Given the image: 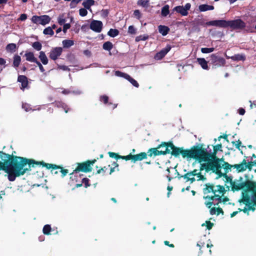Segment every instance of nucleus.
Segmentation results:
<instances>
[{
    "label": "nucleus",
    "instance_id": "obj_1",
    "mask_svg": "<svg viewBox=\"0 0 256 256\" xmlns=\"http://www.w3.org/2000/svg\"><path fill=\"white\" fill-rule=\"evenodd\" d=\"M34 164L42 165L47 169L54 170H60L62 176L64 177L68 173V170L54 164L46 163L44 161L38 162L33 159L14 156L13 154H6L0 151V170H3L7 174L10 182L15 180L16 178L24 175L27 172L31 170V167Z\"/></svg>",
    "mask_w": 256,
    "mask_h": 256
},
{
    "label": "nucleus",
    "instance_id": "obj_2",
    "mask_svg": "<svg viewBox=\"0 0 256 256\" xmlns=\"http://www.w3.org/2000/svg\"><path fill=\"white\" fill-rule=\"evenodd\" d=\"M207 26H212L220 28H226L230 27L232 30H242L246 27L245 22L241 19H236L231 20H214L206 23Z\"/></svg>",
    "mask_w": 256,
    "mask_h": 256
},
{
    "label": "nucleus",
    "instance_id": "obj_3",
    "mask_svg": "<svg viewBox=\"0 0 256 256\" xmlns=\"http://www.w3.org/2000/svg\"><path fill=\"white\" fill-rule=\"evenodd\" d=\"M230 187L231 190L234 192L246 188L242 192H249L250 190H254V188H256V182L248 180L244 181V182H238L234 180L230 184Z\"/></svg>",
    "mask_w": 256,
    "mask_h": 256
},
{
    "label": "nucleus",
    "instance_id": "obj_4",
    "mask_svg": "<svg viewBox=\"0 0 256 256\" xmlns=\"http://www.w3.org/2000/svg\"><path fill=\"white\" fill-rule=\"evenodd\" d=\"M250 192H252V198L249 194V192H242V198L238 200L240 203H242L246 206H252L256 209V188H254V190H250Z\"/></svg>",
    "mask_w": 256,
    "mask_h": 256
},
{
    "label": "nucleus",
    "instance_id": "obj_5",
    "mask_svg": "<svg viewBox=\"0 0 256 256\" xmlns=\"http://www.w3.org/2000/svg\"><path fill=\"white\" fill-rule=\"evenodd\" d=\"M216 154L214 151L212 152H208L206 148H202V144L200 146H199L198 161L199 162H201L214 160L218 158Z\"/></svg>",
    "mask_w": 256,
    "mask_h": 256
},
{
    "label": "nucleus",
    "instance_id": "obj_6",
    "mask_svg": "<svg viewBox=\"0 0 256 256\" xmlns=\"http://www.w3.org/2000/svg\"><path fill=\"white\" fill-rule=\"evenodd\" d=\"M96 159H94L92 160H88L82 162H79L77 164V166L74 170V172L70 174H72L74 173H78L79 172H83L85 173L90 172L92 169V166L96 162Z\"/></svg>",
    "mask_w": 256,
    "mask_h": 256
},
{
    "label": "nucleus",
    "instance_id": "obj_7",
    "mask_svg": "<svg viewBox=\"0 0 256 256\" xmlns=\"http://www.w3.org/2000/svg\"><path fill=\"white\" fill-rule=\"evenodd\" d=\"M180 151V154L183 158H193L198 160L199 146H193L190 149H184L182 147Z\"/></svg>",
    "mask_w": 256,
    "mask_h": 256
},
{
    "label": "nucleus",
    "instance_id": "obj_8",
    "mask_svg": "<svg viewBox=\"0 0 256 256\" xmlns=\"http://www.w3.org/2000/svg\"><path fill=\"white\" fill-rule=\"evenodd\" d=\"M158 148H166L170 149V154L175 158L178 157L180 155V152H181L180 150L182 147L176 146L173 142L170 141L168 142H162L159 144Z\"/></svg>",
    "mask_w": 256,
    "mask_h": 256
},
{
    "label": "nucleus",
    "instance_id": "obj_9",
    "mask_svg": "<svg viewBox=\"0 0 256 256\" xmlns=\"http://www.w3.org/2000/svg\"><path fill=\"white\" fill-rule=\"evenodd\" d=\"M147 158V154L145 152H141L136 154H130L126 156H120V159L124 160H132L134 162L137 161H141Z\"/></svg>",
    "mask_w": 256,
    "mask_h": 256
},
{
    "label": "nucleus",
    "instance_id": "obj_10",
    "mask_svg": "<svg viewBox=\"0 0 256 256\" xmlns=\"http://www.w3.org/2000/svg\"><path fill=\"white\" fill-rule=\"evenodd\" d=\"M210 62L214 68L224 66L226 63L225 59L217 54H214L210 55Z\"/></svg>",
    "mask_w": 256,
    "mask_h": 256
},
{
    "label": "nucleus",
    "instance_id": "obj_11",
    "mask_svg": "<svg viewBox=\"0 0 256 256\" xmlns=\"http://www.w3.org/2000/svg\"><path fill=\"white\" fill-rule=\"evenodd\" d=\"M158 147L159 145L157 146V148H149L148 150V152L146 153L147 156H148L152 157V156H157L166 155V154H170V149L165 148L164 150H159L158 149L160 148Z\"/></svg>",
    "mask_w": 256,
    "mask_h": 256
},
{
    "label": "nucleus",
    "instance_id": "obj_12",
    "mask_svg": "<svg viewBox=\"0 0 256 256\" xmlns=\"http://www.w3.org/2000/svg\"><path fill=\"white\" fill-rule=\"evenodd\" d=\"M190 6L191 4L190 3H187L184 7L180 6L174 7L172 10L176 12L182 16H186L188 14V10L190 9Z\"/></svg>",
    "mask_w": 256,
    "mask_h": 256
},
{
    "label": "nucleus",
    "instance_id": "obj_13",
    "mask_svg": "<svg viewBox=\"0 0 256 256\" xmlns=\"http://www.w3.org/2000/svg\"><path fill=\"white\" fill-rule=\"evenodd\" d=\"M62 48L61 47L54 48L49 52V58L52 60H56L62 54Z\"/></svg>",
    "mask_w": 256,
    "mask_h": 256
},
{
    "label": "nucleus",
    "instance_id": "obj_14",
    "mask_svg": "<svg viewBox=\"0 0 256 256\" xmlns=\"http://www.w3.org/2000/svg\"><path fill=\"white\" fill-rule=\"evenodd\" d=\"M102 22L100 20H92L90 26V28L96 32H100L102 28Z\"/></svg>",
    "mask_w": 256,
    "mask_h": 256
},
{
    "label": "nucleus",
    "instance_id": "obj_15",
    "mask_svg": "<svg viewBox=\"0 0 256 256\" xmlns=\"http://www.w3.org/2000/svg\"><path fill=\"white\" fill-rule=\"evenodd\" d=\"M171 46L168 44L164 48H162L154 56V58L157 60H162L171 50Z\"/></svg>",
    "mask_w": 256,
    "mask_h": 256
},
{
    "label": "nucleus",
    "instance_id": "obj_16",
    "mask_svg": "<svg viewBox=\"0 0 256 256\" xmlns=\"http://www.w3.org/2000/svg\"><path fill=\"white\" fill-rule=\"evenodd\" d=\"M52 104L58 108H62L66 113H68L70 110L68 106L62 101L56 100L55 102H52Z\"/></svg>",
    "mask_w": 256,
    "mask_h": 256
},
{
    "label": "nucleus",
    "instance_id": "obj_17",
    "mask_svg": "<svg viewBox=\"0 0 256 256\" xmlns=\"http://www.w3.org/2000/svg\"><path fill=\"white\" fill-rule=\"evenodd\" d=\"M18 82L21 83V90H24L28 87V78L24 75H20L18 78Z\"/></svg>",
    "mask_w": 256,
    "mask_h": 256
},
{
    "label": "nucleus",
    "instance_id": "obj_18",
    "mask_svg": "<svg viewBox=\"0 0 256 256\" xmlns=\"http://www.w3.org/2000/svg\"><path fill=\"white\" fill-rule=\"evenodd\" d=\"M206 163H203L200 164V171H202L204 170L207 172L210 171L212 170V166H215L214 162H206Z\"/></svg>",
    "mask_w": 256,
    "mask_h": 256
},
{
    "label": "nucleus",
    "instance_id": "obj_19",
    "mask_svg": "<svg viewBox=\"0 0 256 256\" xmlns=\"http://www.w3.org/2000/svg\"><path fill=\"white\" fill-rule=\"evenodd\" d=\"M109 98L106 95L101 96L100 98V100L104 104H107L108 106H112V110L114 109L117 106V104H113L111 102H108Z\"/></svg>",
    "mask_w": 256,
    "mask_h": 256
},
{
    "label": "nucleus",
    "instance_id": "obj_20",
    "mask_svg": "<svg viewBox=\"0 0 256 256\" xmlns=\"http://www.w3.org/2000/svg\"><path fill=\"white\" fill-rule=\"evenodd\" d=\"M246 160L244 159L240 164H233V168H236L238 172H242L246 170Z\"/></svg>",
    "mask_w": 256,
    "mask_h": 256
},
{
    "label": "nucleus",
    "instance_id": "obj_21",
    "mask_svg": "<svg viewBox=\"0 0 256 256\" xmlns=\"http://www.w3.org/2000/svg\"><path fill=\"white\" fill-rule=\"evenodd\" d=\"M205 188L203 190V192L204 194H206L212 192L214 193H216V191L214 189V184L210 183H208L205 184Z\"/></svg>",
    "mask_w": 256,
    "mask_h": 256
},
{
    "label": "nucleus",
    "instance_id": "obj_22",
    "mask_svg": "<svg viewBox=\"0 0 256 256\" xmlns=\"http://www.w3.org/2000/svg\"><path fill=\"white\" fill-rule=\"evenodd\" d=\"M214 195L212 196H204V198L205 200L208 199L211 202L214 200H218V202L216 204V205L218 206L219 204V203L222 202V196H220L219 194H217L216 193H214Z\"/></svg>",
    "mask_w": 256,
    "mask_h": 256
},
{
    "label": "nucleus",
    "instance_id": "obj_23",
    "mask_svg": "<svg viewBox=\"0 0 256 256\" xmlns=\"http://www.w3.org/2000/svg\"><path fill=\"white\" fill-rule=\"evenodd\" d=\"M227 58H230L234 61H244L246 59L244 54H236L232 56H226Z\"/></svg>",
    "mask_w": 256,
    "mask_h": 256
},
{
    "label": "nucleus",
    "instance_id": "obj_24",
    "mask_svg": "<svg viewBox=\"0 0 256 256\" xmlns=\"http://www.w3.org/2000/svg\"><path fill=\"white\" fill-rule=\"evenodd\" d=\"M24 56L26 60L28 62L35 63L38 60V59L34 56L33 52H26Z\"/></svg>",
    "mask_w": 256,
    "mask_h": 256
},
{
    "label": "nucleus",
    "instance_id": "obj_25",
    "mask_svg": "<svg viewBox=\"0 0 256 256\" xmlns=\"http://www.w3.org/2000/svg\"><path fill=\"white\" fill-rule=\"evenodd\" d=\"M38 58L40 60L41 62L44 64L46 65L48 62V57L46 56L45 52L44 51H40L39 53Z\"/></svg>",
    "mask_w": 256,
    "mask_h": 256
},
{
    "label": "nucleus",
    "instance_id": "obj_26",
    "mask_svg": "<svg viewBox=\"0 0 256 256\" xmlns=\"http://www.w3.org/2000/svg\"><path fill=\"white\" fill-rule=\"evenodd\" d=\"M158 30L159 32L163 36H166L170 31V28L168 26L162 25H160L158 26Z\"/></svg>",
    "mask_w": 256,
    "mask_h": 256
},
{
    "label": "nucleus",
    "instance_id": "obj_27",
    "mask_svg": "<svg viewBox=\"0 0 256 256\" xmlns=\"http://www.w3.org/2000/svg\"><path fill=\"white\" fill-rule=\"evenodd\" d=\"M197 62L204 70H208V62L204 58H198Z\"/></svg>",
    "mask_w": 256,
    "mask_h": 256
},
{
    "label": "nucleus",
    "instance_id": "obj_28",
    "mask_svg": "<svg viewBox=\"0 0 256 256\" xmlns=\"http://www.w3.org/2000/svg\"><path fill=\"white\" fill-rule=\"evenodd\" d=\"M198 8L200 12H206L207 10H214V6H210L206 4H203L200 5Z\"/></svg>",
    "mask_w": 256,
    "mask_h": 256
},
{
    "label": "nucleus",
    "instance_id": "obj_29",
    "mask_svg": "<svg viewBox=\"0 0 256 256\" xmlns=\"http://www.w3.org/2000/svg\"><path fill=\"white\" fill-rule=\"evenodd\" d=\"M50 21V18L48 16L44 15L40 16V24L45 25Z\"/></svg>",
    "mask_w": 256,
    "mask_h": 256
},
{
    "label": "nucleus",
    "instance_id": "obj_30",
    "mask_svg": "<svg viewBox=\"0 0 256 256\" xmlns=\"http://www.w3.org/2000/svg\"><path fill=\"white\" fill-rule=\"evenodd\" d=\"M221 168H217L212 166V170H211L212 172L216 174H217V176L216 178V179H218L221 177H222V174L221 172Z\"/></svg>",
    "mask_w": 256,
    "mask_h": 256
},
{
    "label": "nucleus",
    "instance_id": "obj_31",
    "mask_svg": "<svg viewBox=\"0 0 256 256\" xmlns=\"http://www.w3.org/2000/svg\"><path fill=\"white\" fill-rule=\"evenodd\" d=\"M94 0H86L82 2V4L84 8L88 10H90L91 6L94 5Z\"/></svg>",
    "mask_w": 256,
    "mask_h": 256
},
{
    "label": "nucleus",
    "instance_id": "obj_32",
    "mask_svg": "<svg viewBox=\"0 0 256 256\" xmlns=\"http://www.w3.org/2000/svg\"><path fill=\"white\" fill-rule=\"evenodd\" d=\"M64 48H69L74 44V41L71 40H64L62 42Z\"/></svg>",
    "mask_w": 256,
    "mask_h": 256
},
{
    "label": "nucleus",
    "instance_id": "obj_33",
    "mask_svg": "<svg viewBox=\"0 0 256 256\" xmlns=\"http://www.w3.org/2000/svg\"><path fill=\"white\" fill-rule=\"evenodd\" d=\"M52 231V228H51L50 225V224H46L44 226L43 229H42V232L44 234L46 235H50L52 234L50 232Z\"/></svg>",
    "mask_w": 256,
    "mask_h": 256
},
{
    "label": "nucleus",
    "instance_id": "obj_34",
    "mask_svg": "<svg viewBox=\"0 0 256 256\" xmlns=\"http://www.w3.org/2000/svg\"><path fill=\"white\" fill-rule=\"evenodd\" d=\"M21 62V58L20 56L18 55H15L14 56V60H13V66L14 68H17L19 66Z\"/></svg>",
    "mask_w": 256,
    "mask_h": 256
},
{
    "label": "nucleus",
    "instance_id": "obj_35",
    "mask_svg": "<svg viewBox=\"0 0 256 256\" xmlns=\"http://www.w3.org/2000/svg\"><path fill=\"white\" fill-rule=\"evenodd\" d=\"M113 48L112 44L109 41L105 42L102 46L104 50L108 51H110Z\"/></svg>",
    "mask_w": 256,
    "mask_h": 256
},
{
    "label": "nucleus",
    "instance_id": "obj_36",
    "mask_svg": "<svg viewBox=\"0 0 256 256\" xmlns=\"http://www.w3.org/2000/svg\"><path fill=\"white\" fill-rule=\"evenodd\" d=\"M169 8V6L168 4L165 5L162 8L161 11L162 16H166L170 12Z\"/></svg>",
    "mask_w": 256,
    "mask_h": 256
},
{
    "label": "nucleus",
    "instance_id": "obj_37",
    "mask_svg": "<svg viewBox=\"0 0 256 256\" xmlns=\"http://www.w3.org/2000/svg\"><path fill=\"white\" fill-rule=\"evenodd\" d=\"M226 173L228 172L230 170H231V168H233V165L230 164L228 162H224V164L222 166Z\"/></svg>",
    "mask_w": 256,
    "mask_h": 256
},
{
    "label": "nucleus",
    "instance_id": "obj_38",
    "mask_svg": "<svg viewBox=\"0 0 256 256\" xmlns=\"http://www.w3.org/2000/svg\"><path fill=\"white\" fill-rule=\"evenodd\" d=\"M119 34V31L117 29L110 28L108 31V34L110 37L114 38L117 36Z\"/></svg>",
    "mask_w": 256,
    "mask_h": 256
},
{
    "label": "nucleus",
    "instance_id": "obj_39",
    "mask_svg": "<svg viewBox=\"0 0 256 256\" xmlns=\"http://www.w3.org/2000/svg\"><path fill=\"white\" fill-rule=\"evenodd\" d=\"M216 187L218 188L216 190L215 189L216 191V193L218 192L220 194H221L223 196L226 192L225 188L223 186L221 185H217Z\"/></svg>",
    "mask_w": 256,
    "mask_h": 256
},
{
    "label": "nucleus",
    "instance_id": "obj_40",
    "mask_svg": "<svg viewBox=\"0 0 256 256\" xmlns=\"http://www.w3.org/2000/svg\"><path fill=\"white\" fill-rule=\"evenodd\" d=\"M16 44L13 43L9 44L6 46V50L8 51H10V52H14L16 50Z\"/></svg>",
    "mask_w": 256,
    "mask_h": 256
},
{
    "label": "nucleus",
    "instance_id": "obj_41",
    "mask_svg": "<svg viewBox=\"0 0 256 256\" xmlns=\"http://www.w3.org/2000/svg\"><path fill=\"white\" fill-rule=\"evenodd\" d=\"M66 22V18L64 16V14H60L58 18V22L60 26L64 24Z\"/></svg>",
    "mask_w": 256,
    "mask_h": 256
},
{
    "label": "nucleus",
    "instance_id": "obj_42",
    "mask_svg": "<svg viewBox=\"0 0 256 256\" xmlns=\"http://www.w3.org/2000/svg\"><path fill=\"white\" fill-rule=\"evenodd\" d=\"M32 47L37 51H40L42 48V44L39 42H35L32 44Z\"/></svg>",
    "mask_w": 256,
    "mask_h": 256
},
{
    "label": "nucleus",
    "instance_id": "obj_43",
    "mask_svg": "<svg viewBox=\"0 0 256 256\" xmlns=\"http://www.w3.org/2000/svg\"><path fill=\"white\" fill-rule=\"evenodd\" d=\"M128 80L136 88H138L139 84L137 82L136 80L132 78L130 75L128 76V78H126V79Z\"/></svg>",
    "mask_w": 256,
    "mask_h": 256
},
{
    "label": "nucleus",
    "instance_id": "obj_44",
    "mask_svg": "<svg viewBox=\"0 0 256 256\" xmlns=\"http://www.w3.org/2000/svg\"><path fill=\"white\" fill-rule=\"evenodd\" d=\"M220 162H224V158H218L214 160H212V162H214V164H215V166H214L217 167V168H222V166L221 164L220 163Z\"/></svg>",
    "mask_w": 256,
    "mask_h": 256
},
{
    "label": "nucleus",
    "instance_id": "obj_45",
    "mask_svg": "<svg viewBox=\"0 0 256 256\" xmlns=\"http://www.w3.org/2000/svg\"><path fill=\"white\" fill-rule=\"evenodd\" d=\"M248 206V208H246V207L244 208V209H241L240 208H238V210L239 212L242 211L244 213H247L248 215L249 214L248 210H252V212H254L255 210V208H253L252 206Z\"/></svg>",
    "mask_w": 256,
    "mask_h": 256
},
{
    "label": "nucleus",
    "instance_id": "obj_46",
    "mask_svg": "<svg viewBox=\"0 0 256 256\" xmlns=\"http://www.w3.org/2000/svg\"><path fill=\"white\" fill-rule=\"evenodd\" d=\"M114 74L117 76L122 77L126 79V78H128V76L129 75L126 73L122 72L119 70L115 71Z\"/></svg>",
    "mask_w": 256,
    "mask_h": 256
},
{
    "label": "nucleus",
    "instance_id": "obj_47",
    "mask_svg": "<svg viewBox=\"0 0 256 256\" xmlns=\"http://www.w3.org/2000/svg\"><path fill=\"white\" fill-rule=\"evenodd\" d=\"M43 33L46 35L49 34L50 36H53L54 34V32L53 30H52V28H50V26H48V27L44 28V30Z\"/></svg>",
    "mask_w": 256,
    "mask_h": 256
},
{
    "label": "nucleus",
    "instance_id": "obj_48",
    "mask_svg": "<svg viewBox=\"0 0 256 256\" xmlns=\"http://www.w3.org/2000/svg\"><path fill=\"white\" fill-rule=\"evenodd\" d=\"M214 48H201V52L204 54H208L214 52Z\"/></svg>",
    "mask_w": 256,
    "mask_h": 256
},
{
    "label": "nucleus",
    "instance_id": "obj_49",
    "mask_svg": "<svg viewBox=\"0 0 256 256\" xmlns=\"http://www.w3.org/2000/svg\"><path fill=\"white\" fill-rule=\"evenodd\" d=\"M32 21L34 24H40V16H34L32 18Z\"/></svg>",
    "mask_w": 256,
    "mask_h": 256
},
{
    "label": "nucleus",
    "instance_id": "obj_50",
    "mask_svg": "<svg viewBox=\"0 0 256 256\" xmlns=\"http://www.w3.org/2000/svg\"><path fill=\"white\" fill-rule=\"evenodd\" d=\"M148 35H140L139 36H138L136 38V42H140L142 40H146L147 39H148Z\"/></svg>",
    "mask_w": 256,
    "mask_h": 256
},
{
    "label": "nucleus",
    "instance_id": "obj_51",
    "mask_svg": "<svg viewBox=\"0 0 256 256\" xmlns=\"http://www.w3.org/2000/svg\"><path fill=\"white\" fill-rule=\"evenodd\" d=\"M192 176V175H191V174H190V172H188L184 175L178 176V179H180L182 178H183L186 180V182H188L189 180H188V178H190Z\"/></svg>",
    "mask_w": 256,
    "mask_h": 256
},
{
    "label": "nucleus",
    "instance_id": "obj_52",
    "mask_svg": "<svg viewBox=\"0 0 256 256\" xmlns=\"http://www.w3.org/2000/svg\"><path fill=\"white\" fill-rule=\"evenodd\" d=\"M108 154L110 156V157L112 158H116V160H118V159H120V156L117 153H116V152H108Z\"/></svg>",
    "mask_w": 256,
    "mask_h": 256
},
{
    "label": "nucleus",
    "instance_id": "obj_53",
    "mask_svg": "<svg viewBox=\"0 0 256 256\" xmlns=\"http://www.w3.org/2000/svg\"><path fill=\"white\" fill-rule=\"evenodd\" d=\"M86 8H82L79 10L80 15L82 16H86L88 14V11Z\"/></svg>",
    "mask_w": 256,
    "mask_h": 256
},
{
    "label": "nucleus",
    "instance_id": "obj_54",
    "mask_svg": "<svg viewBox=\"0 0 256 256\" xmlns=\"http://www.w3.org/2000/svg\"><path fill=\"white\" fill-rule=\"evenodd\" d=\"M128 32L129 34H136V29L133 26H130L128 28Z\"/></svg>",
    "mask_w": 256,
    "mask_h": 256
},
{
    "label": "nucleus",
    "instance_id": "obj_55",
    "mask_svg": "<svg viewBox=\"0 0 256 256\" xmlns=\"http://www.w3.org/2000/svg\"><path fill=\"white\" fill-rule=\"evenodd\" d=\"M222 148V144H217L216 145L213 146V151L218 152V150L222 151L221 150Z\"/></svg>",
    "mask_w": 256,
    "mask_h": 256
},
{
    "label": "nucleus",
    "instance_id": "obj_56",
    "mask_svg": "<svg viewBox=\"0 0 256 256\" xmlns=\"http://www.w3.org/2000/svg\"><path fill=\"white\" fill-rule=\"evenodd\" d=\"M90 180L88 178H82V183L84 184V187L86 188H87L88 187L90 186V184H89Z\"/></svg>",
    "mask_w": 256,
    "mask_h": 256
},
{
    "label": "nucleus",
    "instance_id": "obj_57",
    "mask_svg": "<svg viewBox=\"0 0 256 256\" xmlns=\"http://www.w3.org/2000/svg\"><path fill=\"white\" fill-rule=\"evenodd\" d=\"M37 66H38L40 71L42 72H45V70L44 68V66L42 65V63H41L40 62H39L38 60L35 62Z\"/></svg>",
    "mask_w": 256,
    "mask_h": 256
},
{
    "label": "nucleus",
    "instance_id": "obj_58",
    "mask_svg": "<svg viewBox=\"0 0 256 256\" xmlns=\"http://www.w3.org/2000/svg\"><path fill=\"white\" fill-rule=\"evenodd\" d=\"M148 0H140L138 1V4L144 7L148 5Z\"/></svg>",
    "mask_w": 256,
    "mask_h": 256
},
{
    "label": "nucleus",
    "instance_id": "obj_59",
    "mask_svg": "<svg viewBox=\"0 0 256 256\" xmlns=\"http://www.w3.org/2000/svg\"><path fill=\"white\" fill-rule=\"evenodd\" d=\"M106 170H107V168H106V166H104V167L96 171V174H102V175H104Z\"/></svg>",
    "mask_w": 256,
    "mask_h": 256
},
{
    "label": "nucleus",
    "instance_id": "obj_60",
    "mask_svg": "<svg viewBox=\"0 0 256 256\" xmlns=\"http://www.w3.org/2000/svg\"><path fill=\"white\" fill-rule=\"evenodd\" d=\"M206 228L208 230H210L214 226V224L211 222L210 220H207L206 222Z\"/></svg>",
    "mask_w": 256,
    "mask_h": 256
},
{
    "label": "nucleus",
    "instance_id": "obj_61",
    "mask_svg": "<svg viewBox=\"0 0 256 256\" xmlns=\"http://www.w3.org/2000/svg\"><path fill=\"white\" fill-rule=\"evenodd\" d=\"M232 144H235L236 146V147L239 150H240V146L242 144V142L240 140H238V141H236V142H232Z\"/></svg>",
    "mask_w": 256,
    "mask_h": 256
},
{
    "label": "nucleus",
    "instance_id": "obj_62",
    "mask_svg": "<svg viewBox=\"0 0 256 256\" xmlns=\"http://www.w3.org/2000/svg\"><path fill=\"white\" fill-rule=\"evenodd\" d=\"M134 15L138 20L140 18L141 16L140 11L138 10H136L134 11Z\"/></svg>",
    "mask_w": 256,
    "mask_h": 256
},
{
    "label": "nucleus",
    "instance_id": "obj_63",
    "mask_svg": "<svg viewBox=\"0 0 256 256\" xmlns=\"http://www.w3.org/2000/svg\"><path fill=\"white\" fill-rule=\"evenodd\" d=\"M254 164L252 161L249 162H246V169H248L250 170L252 168V166H254Z\"/></svg>",
    "mask_w": 256,
    "mask_h": 256
},
{
    "label": "nucleus",
    "instance_id": "obj_64",
    "mask_svg": "<svg viewBox=\"0 0 256 256\" xmlns=\"http://www.w3.org/2000/svg\"><path fill=\"white\" fill-rule=\"evenodd\" d=\"M70 28V24H64L63 26V32L66 33L68 29Z\"/></svg>",
    "mask_w": 256,
    "mask_h": 256
}]
</instances>
